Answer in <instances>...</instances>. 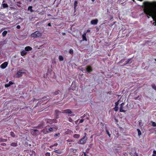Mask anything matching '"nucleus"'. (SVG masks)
<instances>
[{"label": "nucleus", "mask_w": 156, "mask_h": 156, "mask_svg": "<svg viewBox=\"0 0 156 156\" xmlns=\"http://www.w3.org/2000/svg\"><path fill=\"white\" fill-rule=\"evenodd\" d=\"M41 33L39 31H36L31 34V37L33 38H37L41 37Z\"/></svg>", "instance_id": "f257e3e1"}, {"label": "nucleus", "mask_w": 156, "mask_h": 156, "mask_svg": "<svg viewBox=\"0 0 156 156\" xmlns=\"http://www.w3.org/2000/svg\"><path fill=\"white\" fill-rule=\"evenodd\" d=\"M127 105L126 106L125 105V103H122L121 104L120 107L119 109V111L121 112H124L126 111L127 110L126 106H127Z\"/></svg>", "instance_id": "f03ea898"}, {"label": "nucleus", "mask_w": 156, "mask_h": 156, "mask_svg": "<svg viewBox=\"0 0 156 156\" xmlns=\"http://www.w3.org/2000/svg\"><path fill=\"white\" fill-rule=\"evenodd\" d=\"M87 134L86 133H84V136L80 140V144H85L87 141Z\"/></svg>", "instance_id": "7ed1b4c3"}, {"label": "nucleus", "mask_w": 156, "mask_h": 156, "mask_svg": "<svg viewBox=\"0 0 156 156\" xmlns=\"http://www.w3.org/2000/svg\"><path fill=\"white\" fill-rule=\"evenodd\" d=\"M25 73L22 70H20L18 71L16 73L17 77H20L22 76L23 74Z\"/></svg>", "instance_id": "20e7f679"}, {"label": "nucleus", "mask_w": 156, "mask_h": 156, "mask_svg": "<svg viewBox=\"0 0 156 156\" xmlns=\"http://www.w3.org/2000/svg\"><path fill=\"white\" fill-rule=\"evenodd\" d=\"M45 121H46L47 123H49L50 124H51L54 122H56L55 121L56 120L55 119H45Z\"/></svg>", "instance_id": "39448f33"}, {"label": "nucleus", "mask_w": 156, "mask_h": 156, "mask_svg": "<svg viewBox=\"0 0 156 156\" xmlns=\"http://www.w3.org/2000/svg\"><path fill=\"white\" fill-rule=\"evenodd\" d=\"M144 11L147 14L151 16V11L149 7H145L144 9Z\"/></svg>", "instance_id": "423d86ee"}, {"label": "nucleus", "mask_w": 156, "mask_h": 156, "mask_svg": "<svg viewBox=\"0 0 156 156\" xmlns=\"http://www.w3.org/2000/svg\"><path fill=\"white\" fill-rule=\"evenodd\" d=\"M86 70L87 72L88 73H90L93 71V69L92 67L90 66H87Z\"/></svg>", "instance_id": "0eeeda50"}, {"label": "nucleus", "mask_w": 156, "mask_h": 156, "mask_svg": "<svg viewBox=\"0 0 156 156\" xmlns=\"http://www.w3.org/2000/svg\"><path fill=\"white\" fill-rule=\"evenodd\" d=\"M8 64V62H5L1 65L0 67L2 69H5L7 66Z\"/></svg>", "instance_id": "6e6552de"}, {"label": "nucleus", "mask_w": 156, "mask_h": 156, "mask_svg": "<svg viewBox=\"0 0 156 156\" xmlns=\"http://www.w3.org/2000/svg\"><path fill=\"white\" fill-rule=\"evenodd\" d=\"M62 113L71 114L72 113V112L70 109H68L63 110Z\"/></svg>", "instance_id": "1a4fd4ad"}, {"label": "nucleus", "mask_w": 156, "mask_h": 156, "mask_svg": "<svg viewBox=\"0 0 156 156\" xmlns=\"http://www.w3.org/2000/svg\"><path fill=\"white\" fill-rule=\"evenodd\" d=\"M133 57L132 58L128 59L127 61H126V63L123 65V66H125L126 64L128 63H131L132 62V59Z\"/></svg>", "instance_id": "9d476101"}, {"label": "nucleus", "mask_w": 156, "mask_h": 156, "mask_svg": "<svg viewBox=\"0 0 156 156\" xmlns=\"http://www.w3.org/2000/svg\"><path fill=\"white\" fill-rule=\"evenodd\" d=\"M98 20L97 19H96L92 20L90 22V23L92 25H96L98 23Z\"/></svg>", "instance_id": "9b49d317"}, {"label": "nucleus", "mask_w": 156, "mask_h": 156, "mask_svg": "<svg viewBox=\"0 0 156 156\" xmlns=\"http://www.w3.org/2000/svg\"><path fill=\"white\" fill-rule=\"evenodd\" d=\"M87 34V32H84L83 34L82 37V40L83 41H87V39L86 37V36Z\"/></svg>", "instance_id": "f8f14e48"}, {"label": "nucleus", "mask_w": 156, "mask_h": 156, "mask_svg": "<svg viewBox=\"0 0 156 156\" xmlns=\"http://www.w3.org/2000/svg\"><path fill=\"white\" fill-rule=\"evenodd\" d=\"M13 84V83L11 81H10L9 83L6 84L5 85V87H10L11 85Z\"/></svg>", "instance_id": "ddd939ff"}, {"label": "nucleus", "mask_w": 156, "mask_h": 156, "mask_svg": "<svg viewBox=\"0 0 156 156\" xmlns=\"http://www.w3.org/2000/svg\"><path fill=\"white\" fill-rule=\"evenodd\" d=\"M32 50V48L29 46H27L25 48V50L26 51H28Z\"/></svg>", "instance_id": "4468645a"}, {"label": "nucleus", "mask_w": 156, "mask_h": 156, "mask_svg": "<svg viewBox=\"0 0 156 156\" xmlns=\"http://www.w3.org/2000/svg\"><path fill=\"white\" fill-rule=\"evenodd\" d=\"M27 52L25 50H23L20 52L21 55L23 56L26 55L27 54Z\"/></svg>", "instance_id": "2eb2a0df"}, {"label": "nucleus", "mask_w": 156, "mask_h": 156, "mask_svg": "<svg viewBox=\"0 0 156 156\" xmlns=\"http://www.w3.org/2000/svg\"><path fill=\"white\" fill-rule=\"evenodd\" d=\"M65 134L66 135H70L71 134V133H73V132L72 131L68 129L67 131L65 132Z\"/></svg>", "instance_id": "dca6fc26"}, {"label": "nucleus", "mask_w": 156, "mask_h": 156, "mask_svg": "<svg viewBox=\"0 0 156 156\" xmlns=\"http://www.w3.org/2000/svg\"><path fill=\"white\" fill-rule=\"evenodd\" d=\"M89 115L88 114H84L81 117V118H83L84 117H86V119L89 120Z\"/></svg>", "instance_id": "f3484780"}, {"label": "nucleus", "mask_w": 156, "mask_h": 156, "mask_svg": "<svg viewBox=\"0 0 156 156\" xmlns=\"http://www.w3.org/2000/svg\"><path fill=\"white\" fill-rule=\"evenodd\" d=\"M10 145L12 147H16L18 145L17 142H16L12 143Z\"/></svg>", "instance_id": "a211bd4d"}, {"label": "nucleus", "mask_w": 156, "mask_h": 156, "mask_svg": "<svg viewBox=\"0 0 156 156\" xmlns=\"http://www.w3.org/2000/svg\"><path fill=\"white\" fill-rule=\"evenodd\" d=\"M53 128L52 127H50L48 129V130L46 131V133H49L50 132H51L53 131Z\"/></svg>", "instance_id": "6ab92c4d"}, {"label": "nucleus", "mask_w": 156, "mask_h": 156, "mask_svg": "<svg viewBox=\"0 0 156 156\" xmlns=\"http://www.w3.org/2000/svg\"><path fill=\"white\" fill-rule=\"evenodd\" d=\"M54 152L58 154H62V151L60 150H55Z\"/></svg>", "instance_id": "aec40b11"}, {"label": "nucleus", "mask_w": 156, "mask_h": 156, "mask_svg": "<svg viewBox=\"0 0 156 156\" xmlns=\"http://www.w3.org/2000/svg\"><path fill=\"white\" fill-rule=\"evenodd\" d=\"M87 150H86V152H83V154H82L81 156H89L87 154L88 153V151H87Z\"/></svg>", "instance_id": "412c9836"}, {"label": "nucleus", "mask_w": 156, "mask_h": 156, "mask_svg": "<svg viewBox=\"0 0 156 156\" xmlns=\"http://www.w3.org/2000/svg\"><path fill=\"white\" fill-rule=\"evenodd\" d=\"M2 6L3 8H5L8 7V4L5 3H2Z\"/></svg>", "instance_id": "4be33fe9"}, {"label": "nucleus", "mask_w": 156, "mask_h": 156, "mask_svg": "<svg viewBox=\"0 0 156 156\" xmlns=\"http://www.w3.org/2000/svg\"><path fill=\"white\" fill-rule=\"evenodd\" d=\"M73 137L76 139H78L80 137V135L78 134H75L73 136Z\"/></svg>", "instance_id": "5701e85b"}, {"label": "nucleus", "mask_w": 156, "mask_h": 156, "mask_svg": "<svg viewBox=\"0 0 156 156\" xmlns=\"http://www.w3.org/2000/svg\"><path fill=\"white\" fill-rule=\"evenodd\" d=\"M32 6H29L28 8V10L30 11L31 12H34V10L32 9Z\"/></svg>", "instance_id": "b1692460"}, {"label": "nucleus", "mask_w": 156, "mask_h": 156, "mask_svg": "<svg viewBox=\"0 0 156 156\" xmlns=\"http://www.w3.org/2000/svg\"><path fill=\"white\" fill-rule=\"evenodd\" d=\"M7 141V139H3L2 138H0V142H5Z\"/></svg>", "instance_id": "393cba45"}, {"label": "nucleus", "mask_w": 156, "mask_h": 156, "mask_svg": "<svg viewBox=\"0 0 156 156\" xmlns=\"http://www.w3.org/2000/svg\"><path fill=\"white\" fill-rule=\"evenodd\" d=\"M105 130L106 133L108 135L109 137H111V135L110 134L109 132L108 131V130L107 129L106 127L105 129Z\"/></svg>", "instance_id": "a878e982"}, {"label": "nucleus", "mask_w": 156, "mask_h": 156, "mask_svg": "<svg viewBox=\"0 0 156 156\" xmlns=\"http://www.w3.org/2000/svg\"><path fill=\"white\" fill-rule=\"evenodd\" d=\"M60 92L59 90H58L56 91H55V92H53L52 93V94L53 95H57L58 94H59V92Z\"/></svg>", "instance_id": "bb28decb"}, {"label": "nucleus", "mask_w": 156, "mask_h": 156, "mask_svg": "<svg viewBox=\"0 0 156 156\" xmlns=\"http://www.w3.org/2000/svg\"><path fill=\"white\" fill-rule=\"evenodd\" d=\"M70 151L71 153H75L76 151V150L73 148L70 149Z\"/></svg>", "instance_id": "cd10ccee"}, {"label": "nucleus", "mask_w": 156, "mask_h": 156, "mask_svg": "<svg viewBox=\"0 0 156 156\" xmlns=\"http://www.w3.org/2000/svg\"><path fill=\"white\" fill-rule=\"evenodd\" d=\"M7 32L6 31V30L4 31L2 33V36L3 37H5L7 34Z\"/></svg>", "instance_id": "c85d7f7f"}, {"label": "nucleus", "mask_w": 156, "mask_h": 156, "mask_svg": "<svg viewBox=\"0 0 156 156\" xmlns=\"http://www.w3.org/2000/svg\"><path fill=\"white\" fill-rule=\"evenodd\" d=\"M59 60L60 61H62L64 60V58L63 57L62 55H59Z\"/></svg>", "instance_id": "c756f323"}, {"label": "nucleus", "mask_w": 156, "mask_h": 156, "mask_svg": "<svg viewBox=\"0 0 156 156\" xmlns=\"http://www.w3.org/2000/svg\"><path fill=\"white\" fill-rule=\"evenodd\" d=\"M58 145L57 143H55L53 145H51L49 146V147L51 148H52L53 147H56Z\"/></svg>", "instance_id": "7c9ffc66"}, {"label": "nucleus", "mask_w": 156, "mask_h": 156, "mask_svg": "<svg viewBox=\"0 0 156 156\" xmlns=\"http://www.w3.org/2000/svg\"><path fill=\"white\" fill-rule=\"evenodd\" d=\"M78 4V2L77 1H75L74 2V8L75 9L77 6V4Z\"/></svg>", "instance_id": "2f4dec72"}, {"label": "nucleus", "mask_w": 156, "mask_h": 156, "mask_svg": "<svg viewBox=\"0 0 156 156\" xmlns=\"http://www.w3.org/2000/svg\"><path fill=\"white\" fill-rule=\"evenodd\" d=\"M10 134L11 136L12 137H15V135L14 133L13 132H12V131L10 133Z\"/></svg>", "instance_id": "473e14b6"}, {"label": "nucleus", "mask_w": 156, "mask_h": 156, "mask_svg": "<svg viewBox=\"0 0 156 156\" xmlns=\"http://www.w3.org/2000/svg\"><path fill=\"white\" fill-rule=\"evenodd\" d=\"M137 130L138 132V135L139 136H140L141 134V132L140 130L139 129H137Z\"/></svg>", "instance_id": "72a5a7b5"}, {"label": "nucleus", "mask_w": 156, "mask_h": 156, "mask_svg": "<svg viewBox=\"0 0 156 156\" xmlns=\"http://www.w3.org/2000/svg\"><path fill=\"white\" fill-rule=\"evenodd\" d=\"M114 109L115 111H117L119 109L118 107L115 106V107L114 108Z\"/></svg>", "instance_id": "f704fd0d"}, {"label": "nucleus", "mask_w": 156, "mask_h": 156, "mask_svg": "<svg viewBox=\"0 0 156 156\" xmlns=\"http://www.w3.org/2000/svg\"><path fill=\"white\" fill-rule=\"evenodd\" d=\"M152 156H156V151L154 150L153 151Z\"/></svg>", "instance_id": "c9c22d12"}, {"label": "nucleus", "mask_w": 156, "mask_h": 156, "mask_svg": "<svg viewBox=\"0 0 156 156\" xmlns=\"http://www.w3.org/2000/svg\"><path fill=\"white\" fill-rule=\"evenodd\" d=\"M69 52L70 54L71 55L73 54V51L72 49H70L69 50Z\"/></svg>", "instance_id": "e433bc0d"}, {"label": "nucleus", "mask_w": 156, "mask_h": 156, "mask_svg": "<svg viewBox=\"0 0 156 156\" xmlns=\"http://www.w3.org/2000/svg\"><path fill=\"white\" fill-rule=\"evenodd\" d=\"M152 87L156 91V86L154 84L152 85Z\"/></svg>", "instance_id": "4c0bfd02"}, {"label": "nucleus", "mask_w": 156, "mask_h": 156, "mask_svg": "<svg viewBox=\"0 0 156 156\" xmlns=\"http://www.w3.org/2000/svg\"><path fill=\"white\" fill-rule=\"evenodd\" d=\"M55 113L56 114H58V113H60L61 112L59 111L58 110L56 109L55 111Z\"/></svg>", "instance_id": "58836bf2"}, {"label": "nucleus", "mask_w": 156, "mask_h": 156, "mask_svg": "<svg viewBox=\"0 0 156 156\" xmlns=\"http://www.w3.org/2000/svg\"><path fill=\"white\" fill-rule=\"evenodd\" d=\"M119 100L117 102H116L115 103V106H118V105L119 104Z\"/></svg>", "instance_id": "ea45409f"}, {"label": "nucleus", "mask_w": 156, "mask_h": 156, "mask_svg": "<svg viewBox=\"0 0 156 156\" xmlns=\"http://www.w3.org/2000/svg\"><path fill=\"white\" fill-rule=\"evenodd\" d=\"M152 126L154 127H156V123L155 122H152Z\"/></svg>", "instance_id": "a19ab883"}, {"label": "nucleus", "mask_w": 156, "mask_h": 156, "mask_svg": "<svg viewBox=\"0 0 156 156\" xmlns=\"http://www.w3.org/2000/svg\"><path fill=\"white\" fill-rule=\"evenodd\" d=\"M45 156H51L50 153L49 152H47L45 154Z\"/></svg>", "instance_id": "79ce46f5"}, {"label": "nucleus", "mask_w": 156, "mask_h": 156, "mask_svg": "<svg viewBox=\"0 0 156 156\" xmlns=\"http://www.w3.org/2000/svg\"><path fill=\"white\" fill-rule=\"evenodd\" d=\"M32 156H35V152L34 151H32V154H31Z\"/></svg>", "instance_id": "37998d69"}, {"label": "nucleus", "mask_w": 156, "mask_h": 156, "mask_svg": "<svg viewBox=\"0 0 156 156\" xmlns=\"http://www.w3.org/2000/svg\"><path fill=\"white\" fill-rule=\"evenodd\" d=\"M53 129H55L56 130H57L58 129V128L57 126H53L52 127Z\"/></svg>", "instance_id": "c03bdc74"}, {"label": "nucleus", "mask_w": 156, "mask_h": 156, "mask_svg": "<svg viewBox=\"0 0 156 156\" xmlns=\"http://www.w3.org/2000/svg\"><path fill=\"white\" fill-rule=\"evenodd\" d=\"M59 135H60V133H56L54 135V136L56 137V136H58Z\"/></svg>", "instance_id": "a18cd8bd"}, {"label": "nucleus", "mask_w": 156, "mask_h": 156, "mask_svg": "<svg viewBox=\"0 0 156 156\" xmlns=\"http://www.w3.org/2000/svg\"><path fill=\"white\" fill-rule=\"evenodd\" d=\"M84 121V119H81V120L80 121L79 123H82Z\"/></svg>", "instance_id": "49530a36"}, {"label": "nucleus", "mask_w": 156, "mask_h": 156, "mask_svg": "<svg viewBox=\"0 0 156 156\" xmlns=\"http://www.w3.org/2000/svg\"><path fill=\"white\" fill-rule=\"evenodd\" d=\"M0 145L1 146H5L6 145V144L5 143H2L1 144H0Z\"/></svg>", "instance_id": "de8ad7c7"}, {"label": "nucleus", "mask_w": 156, "mask_h": 156, "mask_svg": "<svg viewBox=\"0 0 156 156\" xmlns=\"http://www.w3.org/2000/svg\"><path fill=\"white\" fill-rule=\"evenodd\" d=\"M16 28L18 29H20V26L19 25L16 26Z\"/></svg>", "instance_id": "09e8293b"}, {"label": "nucleus", "mask_w": 156, "mask_h": 156, "mask_svg": "<svg viewBox=\"0 0 156 156\" xmlns=\"http://www.w3.org/2000/svg\"><path fill=\"white\" fill-rule=\"evenodd\" d=\"M90 30H89V29H88L87 30V32H86L87 33H89V32H90Z\"/></svg>", "instance_id": "8fccbe9b"}, {"label": "nucleus", "mask_w": 156, "mask_h": 156, "mask_svg": "<svg viewBox=\"0 0 156 156\" xmlns=\"http://www.w3.org/2000/svg\"><path fill=\"white\" fill-rule=\"evenodd\" d=\"M47 25L48 26L51 27V23H48Z\"/></svg>", "instance_id": "3c124183"}, {"label": "nucleus", "mask_w": 156, "mask_h": 156, "mask_svg": "<svg viewBox=\"0 0 156 156\" xmlns=\"http://www.w3.org/2000/svg\"><path fill=\"white\" fill-rule=\"evenodd\" d=\"M67 142H70L72 141V140L69 139H68L66 140Z\"/></svg>", "instance_id": "603ef678"}, {"label": "nucleus", "mask_w": 156, "mask_h": 156, "mask_svg": "<svg viewBox=\"0 0 156 156\" xmlns=\"http://www.w3.org/2000/svg\"><path fill=\"white\" fill-rule=\"evenodd\" d=\"M115 119L116 122H118V119L115 118Z\"/></svg>", "instance_id": "864d4df0"}, {"label": "nucleus", "mask_w": 156, "mask_h": 156, "mask_svg": "<svg viewBox=\"0 0 156 156\" xmlns=\"http://www.w3.org/2000/svg\"><path fill=\"white\" fill-rule=\"evenodd\" d=\"M46 98V97H44L42 98V99L43 100H45V99Z\"/></svg>", "instance_id": "5fc2aeb1"}, {"label": "nucleus", "mask_w": 156, "mask_h": 156, "mask_svg": "<svg viewBox=\"0 0 156 156\" xmlns=\"http://www.w3.org/2000/svg\"><path fill=\"white\" fill-rule=\"evenodd\" d=\"M69 121L70 122H72V121H73V120L71 118H70L69 119Z\"/></svg>", "instance_id": "6e6d98bb"}, {"label": "nucleus", "mask_w": 156, "mask_h": 156, "mask_svg": "<svg viewBox=\"0 0 156 156\" xmlns=\"http://www.w3.org/2000/svg\"><path fill=\"white\" fill-rule=\"evenodd\" d=\"M35 100V98H33L32 101H34Z\"/></svg>", "instance_id": "4d7b16f0"}, {"label": "nucleus", "mask_w": 156, "mask_h": 156, "mask_svg": "<svg viewBox=\"0 0 156 156\" xmlns=\"http://www.w3.org/2000/svg\"><path fill=\"white\" fill-rule=\"evenodd\" d=\"M62 35H66V33H62Z\"/></svg>", "instance_id": "13d9d810"}, {"label": "nucleus", "mask_w": 156, "mask_h": 156, "mask_svg": "<svg viewBox=\"0 0 156 156\" xmlns=\"http://www.w3.org/2000/svg\"><path fill=\"white\" fill-rule=\"evenodd\" d=\"M34 131H37L38 130L37 129L34 130Z\"/></svg>", "instance_id": "bf43d9fd"}, {"label": "nucleus", "mask_w": 156, "mask_h": 156, "mask_svg": "<svg viewBox=\"0 0 156 156\" xmlns=\"http://www.w3.org/2000/svg\"><path fill=\"white\" fill-rule=\"evenodd\" d=\"M138 97H135L134 98L135 100H136L137 99Z\"/></svg>", "instance_id": "052dcab7"}, {"label": "nucleus", "mask_w": 156, "mask_h": 156, "mask_svg": "<svg viewBox=\"0 0 156 156\" xmlns=\"http://www.w3.org/2000/svg\"><path fill=\"white\" fill-rule=\"evenodd\" d=\"M8 79H7L6 80V82H8Z\"/></svg>", "instance_id": "680f3d73"}, {"label": "nucleus", "mask_w": 156, "mask_h": 156, "mask_svg": "<svg viewBox=\"0 0 156 156\" xmlns=\"http://www.w3.org/2000/svg\"><path fill=\"white\" fill-rule=\"evenodd\" d=\"M92 0V1L93 2H94V1H95V0Z\"/></svg>", "instance_id": "e2e57ef3"}, {"label": "nucleus", "mask_w": 156, "mask_h": 156, "mask_svg": "<svg viewBox=\"0 0 156 156\" xmlns=\"http://www.w3.org/2000/svg\"><path fill=\"white\" fill-rule=\"evenodd\" d=\"M2 31V30L0 31V33Z\"/></svg>", "instance_id": "0e129e2a"}, {"label": "nucleus", "mask_w": 156, "mask_h": 156, "mask_svg": "<svg viewBox=\"0 0 156 156\" xmlns=\"http://www.w3.org/2000/svg\"><path fill=\"white\" fill-rule=\"evenodd\" d=\"M155 61L156 62V59H155Z\"/></svg>", "instance_id": "69168bd1"}, {"label": "nucleus", "mask_w": 156, "mask_h": 156, "mask_svg": "<svg viewBox=\"0 0 156 156\" xmlns=\"http://www.w3.org/2000/svg\"><path fill=\"white\" fill-rule=\"evenodd\" d=\"M47 126H49V125H47Z\"/></svg>", "instance_id": "338daca9"}, {"label": "nucleus", "mask_w": 156, "mask_h": 156, "mask_svg": "<svg viewBox=\"0 0 156 156\" xmlns=\"http://www.w3.org/2000/svg\"><path fill=\"white\" fill-rule=\"evenodd\" d=\"M71 144V143H69V144Z\"/></svg>", "instance_id": "774afa93"}]
</instances>
